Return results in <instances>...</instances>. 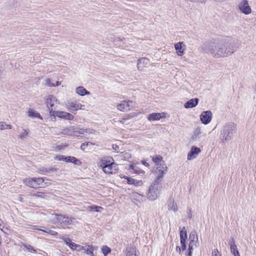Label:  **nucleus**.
Wrapping results in <instances>:
<instances>
[{
    "label": "nucleus",
    "mask_w": 256,
    "mask_h": 256,
    "mask_svg": "<svg viewBox=\"0 0 256 256\" xmlns=\"http://www.w3.org/2000/svg\"><path fill=\"white\" fill-rule=\"evenodd\" d=\"M238 46L230 38L210 42L206 48V52L216 58H224L232 54Z\"/></svg>",
    "instance_id": "f257e3e1"
},
{
    "label": "nucleus",
    "mask_w": 256,
    "mask_h": 256,
    "mask_svg": "<svg viewBox=\"0 0 256 256\" xmlns=\"http://www.w3.org/2000/svg\"><path fill=\"white\" fill-rule=\"evenodd\" d=\"M236 126L232 122H228L222 128L220 138V142L223 144L232 139V136L236 131Z\"/></svg>",
    "instance_id": "f03ea898"
},
{
    "label": "nucleus",
    "mask_w": 256,
    "mask_h": 256,
    "mask_svg": "<svg viewBox=\"0 0 256 256\" xmlns=\"http://www.w3.org/2000/svg\"><path fill=\"white\" fill-rule=\"evenodd\" d=\"M161 187V184L158 180H155L149 188L148 192V198L151 200H156Z\"/></svg>",
    "instance_id": "7ed1b4c3"
},
{
    "label": "nucleus",
    "mask_w": 256,
    "mask_h": 256,
    "mask_svg": "<svg viewBox=\"0 0 256 256\" xmlns=\"http://www.w3.org/2000/svg\"><path fill=\"white\" fill-rule=\"evenodd\" d=\"M52 218L55 222H58L64 225H72L74 223L75 218H68L62 214H52Z\"/></svg>",
    "instance_id": "20e7f679"
},
{
    "label": "nucleus",
    "mask_w": 256,
    "mask_h": 256,
    "mask_svg": "<svg viewBox=\"0 0 256 256\" xmlns=\"http://www.w3.org/2000/svg\"><path fill=\"white\" fill-rule=\"evenodd\" d=\"M190 243L188 246V256H191L192 250L198 246V238L196 232H192L189 236Z\"/></svg>",
    "instance_id": "39448f33"
},
{
    "label": "nucleus",
    "mask_w": 256,
    "mask_h": 256,
    "mask_svg": "<svg viewBox=\"0 0 256 256\" xmlns=\"http://www.w3.org/2000/svg\"><path fill=\"white\" fill-rule=\"evenodd\" d=\"M167 172V167L165 163H162L160 166H156V170L155 172V175L156 176V180H158L162 178L164 174Z\"/></svg>",
    "instance_id": "423d86ee"
},
{
    "label": "nucleus",
    "mask_w": 256,
    "mask_h": 256,
    "mask_svg": "<svg viewBox=\"0 0 256 256\" xmlns=\"http://www.w3.org/2000/svg\"><path fill=\"white\" fill-rule=\"evenodd\" d=\"M238 8L242 13L245 14H248L252 12V9L246 0H242L240 2Z\"/></svg>",
    "instance_id": "0eeeda50"
},
{
    "label": "nucleus",
    "mask_w": 256,
    "mask_h": 256,
    "mask_svg": "<svg viewBox=\"0 0 256 256\" xmlns=\"http://www.w3.org/2000/svg\"><path fill=\"white\" fill-rule=\"evenodd\" d=\"M212 119V113L210 110L203 112L200 115V120L204 124H208Z\"/></svg>",
    "instance_id": "6e6552de"
},
{
    "label": "nucleus",
    "mask_w": 256,
    "mask_h": 256,
    "mask_svg": "<svg viewBox=\"0 0 256 256\" xmlns=\"http://www.w3.org/2000/svg\"><path fill=\"white\" fill-rule=\"evenodd\" d=\"M45 100L48 108H54V106L58 104L57 98L52 95H48L45 98Z\"/></svg>",
    "instance_id": "1a4fd4ad"
},
{
    "label": "nucleus",
    "mask_w": 256,
    "mask_h": 256,
    "mask_svg": "<svg viewBox=\"0 0 256 256\" xmlns=\"http://www.w3.org/2000/svg\"><path fill=\"white\" fill-rule=\"evenodd\" d=\"M200 152L201 150L199 148L194 146H192L188 154V160H190L196 158Z\"/></svg>",
    "instance_id": "9d476101"
},
{
    "label": "nucleus",
    "mask_w": 256,
    "mask_h": 256,
    "mask_svg": "<svg viewBox=\"0 0 256 256\" xmlns=\"http://www.w3.org/2000/svg\"><path fill=\"white\" fill-rule=\"evenodd\" d=\"M149 62V59L144 57L138 59L137 62V67L138 70L140 71H144L147 67Z\"/></svg>",
    "instance_id": "9b49d317"
},
{
    "label": "nucleus",
    "mask_w": 256,
    "mask_h": 256,
    "mask_svg": "<svg viewBox=\"0 0 256 256\" xmlns=\"http://www.w3.org/2000/svg\"><path fill=\"white\" fill-rule=\"evenodd\" d=\"M83 106H84L76 102H72L68 103L66 108L69 111L73 112L78 110H84Z\"/></svg>",
    "instance_id": "f8f14e48"
},
{
    "label": "nucleus",
    "mask_w": 256,
    "mask_h": 256,
    "mask_svg": "<svg viewBox=\"0 0 256 256\" xmlns=\"http://www.w3.org/2000/svg\"><path fill=\"white\" fill-rule=\"evenodd\" d=\"M56 159L58 160L64 161L66 162H70L75 164H77V162L79 160L74 156H64L60 155L56 158Z\"/></svg>",
    "instance_id": "ddd939ff"
},
{
    "label": "nucleus",
    "mask_w": 256,
    "mask_h": 256,
    "mask_svg": "<svg viewBox=\"0 0 256 256\" xmlns=\"http://www.w3.org/2000/svg\"><path fill=\"white\" fill-rule=\"evenodd\" d=\"M133 102L131 100H123L120 104L117 105V108L120 111H124L129 110L132 106Z\"/></svg>",
    "instance_id": "4468645a"
},
{
    "label": "nucleus",
    "mask_w": 256,
    "mask_h": 256,
    "mask_svg": "<svg viewBox=\"0 0 256 256\" xmlns=\"http://www.w3.org/2000/svg\"><path fill=\"white\" fill-rule=\"evenodd\" d=\"M185 48L186 46L183 42H178L174 44L176 52L179 56H182L184 54Z\"/></svg>",
    "instance_id": "2eb2a0df"
},
{
    "label": "nucleus",
    "mask_w": 256,
    "mask_h": 256,
    "mask_svg": "<svg viewBox=\"0 0 256 256\" xmlns=\"http://www.w3.org/2000/svg\"><path fill=\"white\" fill-rule=\"evenodd\" d=\"M114 162V160L112 158H104L100 162L98 167L103 169L106 166L112 165Z\"/></svg>",
    "instance_id": "dca6fc26"
},
{
    "label": "nucleus",
    "mask_w": 256,
    "mask_h": 256,
    "mask_svg": "<svg viewBox=\"0 0 256 256\" xmlns=\"http://www.w3.org/2000/svg\"><path fill=\"white\" fill-rule=\"evenodd\" d=\"M166 205L169 210L172 211L174 212L178 210V206L174 198H170L166 203Z\"/></svg>",
    "instance_id": "f3484780"
},
{
    "label": "nucleus",
    "mask_w": 256,
    "mask_h": 256,
    "mask_svg": "<svg viewBox=\"0 0 256 256\" xmlns=\"http://www.w3.org/2000/svg\"><path fill=\"white\" fill-rule=\"evenodd\" d=\"M166 117V114L164 112H154L148 115V119L149 121L158 120L162 118Z\"/></svg>",
    "instance_id": "a211bd4d"
},
{
    "label": "nucleus",
    "mask_w": 256,
    "mask_h": 256,
    "mask_svg": "<svg viewBox=\"0 0 256 256\" xmlns=\"http://www.w3.org/2000/svg\"><path fill=\"white\" fill-rule=\"evenodd\" d=\"M56 116L68 120H72L74 118L72 114L63 111H57Z\"/></svg>",
    "instance_id": "6ab92c4d"
},
{
    "label": "nucleus",
    "mask_w": 256,
    "mask_h": 256,
    "mask_svg": "<svg viewBox=\"0 0 256 256\" xmlns=\"http://www.w3.org/2000/svg\"><path fill=\"white\" fill-rule=\"evenodd\" d=\"M124 178L127 180V182L129 184H132L135 186H142L143 184L142 180H136L127 176H124Z\"/></svg>",
    "instance_id": "aec40b11"
},
{
    "label": "nucleus",
    "mask_w": 256,
    "mask_h": 256,
    "mask_svg": "<svg viewBox=\"0 0 256 256\" xmlns=\"http://www.w3.org/2000/svg\"><path fill=\"white\" fill-rule=\"evenodd\" d=\"M117 170V164L114 162L112 165L105 167L102 169L104 172L106 174H112L116 172Z\"/></svg>",
    "instance_id": "412c9836"
},
{
    "label": "nucleus",
    "mask_w": 256,
    "mask_h": 256,
    "mask_svg": "<svg viewBox=\"0 0 256 256\" xmlns=\"http://www.w3.org/2000/svg\"><path fill=\"white\" fill-rule=\"evenodd\" d=\"M198 98H194L190 100L184 104V106L186 108H190L195 107L198 104Z\"/></svg>",
    "instance_id": "4be33fe9"
},
{
    "label": "nucleus",
    "mask_w": 256,
    "mask_h": 256,
    "mask_svg": "<svg viewBox=\"0 0 256 256\" xmlns=\"http://www.w3.org/2000/svg\"><path fill=\"white\" fill-rule=\"evenodd\" d=\"M24 182L27 186L32 188H37V185L36 183V178H27L23 180Z\"/></svg>",
    "instance_id": "5701e85b"
},
{
    "label": "nucleus",
    "mask_w": 256,
    "mask_h": 256,
    "mask_svg": "<svg viewBox=\"0 0 256 256\" xmlns=\"http://www.w3.org/2000/svg\"><path fill=\"white\" fill-rule=\"evenodd\" d=\"M230 250L234 256H240L234 241L231 242Z\"/></svg>",
    "instance_id": "b1692460"
},
{
    "label": "nucleus",
    "mask_w": 256,
    "mask_h": 256,
    "mask_svg": "<svg viewBox=\"0 0 256 256\" xmlns=\"http://www.w3.org/2000/svg\"><path fill=\"white\" fill-rule=\"evenodd\" d=\"M97 247H94L92 245H87L84 248V250L86 252V254L90 256H96L94 253V250H96Z\"/></svg>",
    "instance_id": "393cba45"
},
{
    "label": "nucleus",
    "mask_w": 256,
    "mask_h": 256,
    "mask_svg": "<svg viewBox=\"0 0 256 256\" xmlns=\"http://www.w3.org/2000/svg\"><path fill=\"white\" fill-rule=\"evenodd\" d=\"M28 116L32 118H38L42 119V118L39 113L33 110L32 108H29L28 112Z\"/></svg>",
    "instance_id": "a878e982"
},
{
    "label": "nucleus",
    "mask_w": 256,
    "mask_h": 256,
    "mask_svg": "<svg viewBox=\"0 0 256 256\" xmlns=\"http://www.w3.org/2000/svg\"><path fill=\"white\" fill-rule=\"evenodd\" d=\"M76 92L79 95L83 96L90 94V92L86 90L83 86H78L76 88Z\"/></svg>",
    "instance_id": "bb28decb"
},
{
    "label": "nucleus",
    "mask_w": 256,
    "mask_h": 256,
    "mask_svg": "<svg viewBox=\"0 0 256 256\" xmlns=\"http://www.w3.org/2000/svg\"><path fill=\"white\" fill-rule=\"evenodd\" d=\"M152 160L156 166L162 165V162L164 163V161L162 160V157L160 155H157L153 156Z\"/></svg>",
    "instance_id": "cd10ccee"
},
{
    "label": "nucleus",
    "mask_w": 256,
    "mask_h": 256,
    "mask_svg": "<svg viewBox=\"0 0 256 256\" xmlns=\"http://www.w3.org/2000/svg\"><path fill=\"white\" fill-rule=\"evenodd\" d=\"M126 256H136V250L134 248L130 247L126 248Z\"/></svg>",
    "instance_id": "c85d7f7f"
},
{
    "label": "nucleus",
    "mask_w": 256,
    "mask_h": 256,
    "mask_svg": "<svg viewBox=\"0 0 256 256\" xmlns=\"http://www.w3.org/2000/svg\"><path fill=\"white\" fill-rule=\"evenodd\" d=\"M185 229L184 227L182 228V229L180 231V242H186V240L187 238V234L186 230H184Z\"/></svg>",
    "instance_id": "c756f323"
},
{
    "label": "nucleus",
    "mask_w": 256,
    "mask_h": 256,
    "mask_svg": "<svg viewBox=\"0 0 256 256\" xmlns=\"http://www.w3.org/2000/svg\"><path fill=\"white\" fill-rule=\"evenodd\" d=\"M12 126L6 124L4 122H0V130H5L7 129H11Z\"/></svg>",
    "instance_id": "7c9ffc66"
},
{
    "label": "nucleus",
    "mask_w": 256,
    "mask_h": 256,
    "mask_svg": "<svg viewBox=\"0 0 256 256\" xmlns=\"http://www.w3.org/2000/svg\"><path fill=\"white\" fill-rule=\"evenodd\" d=\"M130 169L134 170V172L136 174H140L144 173V172L143 170L138 168L137 167L132 164L130 166Z\"/></svg>",
    "instance_id": "2f4dec72"
},
{
    "label": "nucleus",
    "mask_w": 256,
    "mask_h": 256,
    "mask_svg": "<svg viewBox=\"0 0 256 256\" xmlns=\"http://www.w3.org/2000/svg\"><path fill=\"white\" fill-rule=\"evenodd\" d=\"M38 230H40V231H42V232L48 234H50V235H52V236H56V235H58V232H56L52 230H50L49 228H46L45 230H40V229H38Z\"/></svg>",
    "instance_id": "473e14b6"
},
{
    "label": "nucleus",
    "mask_w": 256,
    "mask_h": 256,
    "mask_svg": "<svg viewBox=\"0 0 256 256\" xmlns=\"http://www.w3.org/2000/svg\"><path fill=\"white\" fill-rule=\"evenodd\" d=\"M28 131L26 129H22V131L20 134L18 136L21 139H24L26 138L28 134Z\"/></svg>",
    "instance_id": "72a5a7b5"
},
{
    "label": "nucleus",
    "mask_w": 256,
    "mask_h": 256,
    "mask_svg": "<svg viewBox=\"0 0 256 256\" xmlns=\"http://www.w3.org/2000/svg\"><path fill=\"white\" fill-rule=\"evenodd\" d=\"M24 246L26 249V250L31 253H36V250L30 245H24Z\"/></svg>",
    "instance_id": "f704fd0d"
},
{
    "label": "nucleus",
    "mask_w": 256,
    "mask_h": 256,
    "mask_svg": "<svg viewBox=\"0 0 256 256\" xmlns=\"http://www.w3.org/2000/svg\"><path fill=\"white\" fill-rule=\"evenodd\" d=\"M88 209L90 211L100 212V210H102V208L101 206H89Z\"/></svg>",
    "instance_id": "c9c22d12"
},
{
    "label": "nucleus",
    "mask_w": 256,
    "mask_h": 256,
    "mask_svg": "<svg viewBox=\"0 0 256 256\" xmlns=\"http://www.w3.org/2000/svg\"><path fill=\"white\" fill-rule=\"evenodd\" d=\"M102 254L104 256H106L110 252L111 250L110 248L107 246H104L102 248Z\"/></svg>",
    "instance_id": "e433bc0d"
},
{
    "label": "nucleus",
    "mask_w": 256,
    "mask_h": 256,
    "mask_svg": "<svg viewBox=\"0 0 256 256\" xmlns=\"http://www.w3.org/2000/svg\"><path fill=\"white\" fill-rule=\"evenodd\" d=\"M135 115L133 114H130L127 115L125 116H124L123 118H122L120 120V122L122 124H124L126 120H128L130 118H133Z\"/></svg>",
    "instance_id": "4c0bfd02"
},
{
    "label": "nucleus",
    "mask_w": 256,
    "mask_h": 256,
    "mask_svg": "<svg viewBox=\"0 0 256 256\" xmlns=\"http://www.w3.org/2000/svg\"><path fill=\"white\" fill-rule=\"evenodd\" d=\"M44 180L42 178H36V183L37 185V187L42 184Z\"/></svg>",
    "instance_id": "58836bf2"
},
{
    "label": "nucleus",
    "mask_w": 256,
    "mask_h": 256,
    "mask_svg": "<svg viewBox=\"0 0 256 256\" xmlns=\"http://www.w3.org/2000/svg\"><path fill=\"white\" fill-rule=\"evenodd\" d=\"M39 170L40 172H47L50 170L53 171V170H55V169L53 168H47L42 167V168H40Z\"/></svg>",
    "instance_id": "ea45409f"
},
{
    "label": "nucleus",
    "mask_w": 256,
    "mask_h": 256,
    "mask_svg": "<svg viewBox=\"0 0 256 256\" xmlns=\"http://www.w3.org/2000/svg\"><path fill=\"white\" fill-rule=\"evenodd\" d=\"M201 134V128L200 126L197 127L194 130V135H196L197 136H198Z\"/></svg>",
    "instance_id": "a19ab883"
},
{
    "label": "nucleus",
    "mask_w": 256,
    "mask_h": 256,
    "mask_svg": "<svg viewBox=\"0 0 256 256\" xmlns=\"http://www.w3.org/2000/svg\"><path fill=\"white\" fill-rule=\"evenodd\" d=\"M54 108H48L50 111V116H56L57 111L54 110Z\"/></svg>",
    "instance_id": "79ce46f5"
},
{
    "label": "nucleus",
    "mask_w": 256,
    "mask_h": 256,
    "mask_svg": "<svg viewBox=\"0 0 256 256\" xmlns=\"http://www.w3.org/2000/svg\"><path fill=\"white\" fill-rule=\"evenodd\" d=\"M46 84L48 86H54L55 84L52 82H51L50 79L46 78L45 80Z\"/></svg>",
    "instance_id": "37998d69"
},
{
    "label": "nucleus",
    "mask_w": 256,
    "mask_h": 256,
    "mask_svg": "<svg viewBox=\"0 0 256 256\" xmlns=\"http://www.w3.org/2000/svg\"><path fill=\"white\" fill-rule=\"evenodd\" d=\"M212 256H221V254L217 249H215L212 251Z\"/></svg>",
    "instance_id": "c03bdc74"
},
{
    "label": "nucleus",
    "mask_w": 256,
    "mask_h": 256,
    "mask_svg": "<svg viewBox=\"0 0 256 256\" xmlns=\"http://www.w3.org/2000/svg\"><path fill=\"white\" fill-rule=\"evenodd\" d=\"M72 250H75L76 249L77 244L72 242L70 244V246H68Z\"/></svg>",
    "instance_id": "a18cd8bd"
},
{
    "label": "nucleus",
    "mask_w": 256,
    "mask_h": 256,
    "mask_svg": "<svg viewBox=\"0 0 256 256\" xmlns=\"http://www.w3.org/2000/svg\"><path fill=\"white\" fill-rule=\"evenodd\" d=\"M63 240L66 244L68 246H69L70 244L72 242L69 238H64Z\"/></svg>",
    "instance_id": "49530a36"
},
{
    "label": "nucleus",
    "mask_w": 256,
    "mask_h": 256,
    "mask_svg": "<svg viewBox=\"0 0 256 256\" xmlns=\"http://www.w3.org/2000/svg\"><path fill=\"white\" fill-rule=\"evenodd\" d=\"M76 248H78V249H76V250L78 251V252H80L82 250H84V247L82 246H80L79 244H77Z\"/></svg>",
    "instance_id": "de8ad7c7"
},
{
    "label": "nucleus",
    "mask_w": 256,
    "mask_h": 256,
    "mask_svg": "<svg viewBox=\"0 0 256 256\" xmlns=\"http://www.w3.org/2000/svg\"><path fill=\"white\" fill-rule=\"evenodd\" d=\"M134 196H135L136 198H138V200L142 199V195L138 193L134 194Z\"/></svg>",
    "instance_id": "09e8293b"
},
{
    "label": "nucleus",
    "mask_w": 256,
    "mask_h": 256,
    "mask_svg": "<svg viewBox=\"0 0 256 256\" xmlns=\"http://www.w3.org/2000/svg\"><path fill=\"white\" fill-rule=\"evenodd\" d=\"M182 245V250H184L186 248V245L185 244V242H180Z\"/></svg>",
    "instance_id": "8fccbe9b"
},
{
    "label": "nucleus",
    "mask_w": 256,
    "mask_h": 256,
    "mask_svg": "<svg viewBox=\"0 0 256 256\" xmlns=\"http://www.w3.org/2000/svg\"><path fill=\"white\" fill-rule=\"evenodd\" d=\"M198 137V136H197L196 135H194V134H193L192 135V136H191L190 140L192 141H195L196 140Z\"/></svg>",
    "instance_id": "3c124183"
},
{
    "label": "nucleus",
    "mask_w": 256,
    "mask_h": 256,
    "mask_svg": "<svg viewBox=\"0 0 256 256\" xmlns=\"http://www.w3.org/2000/svg\"><path fill=\"white\" fill-rule=\"evenodd\" d=\"M64 148V146H58L56 147V150H60Z\"/></svg>",
    "instance_id": "603ef678"
},
{
    "label": "nucleus",
    "mask_w": 256,
    "mask_h": 256,
    "mask_svg": "<svg viewBox=\"0 0 256 256\" xmlns=\"http://www.w3.org/2000/svg\"><path fill=\"white\" fill-rule=\"evenodd\" d=\"M94 132V130H91V129H86V132L87 133H89V134L93 133Z\"/></svg>",
    "instance_id": "864d4df0"
},
{
    "label": "nucleus",
    "mask_w": 256,
    "mask_h": 256,
    "mask_svg": "<svg viewBox=\"0 0 256 256\" xmlns=\"http://www.w3.org/2000/svg\"><path fill=\"white\" fill-rule=\"evenodd\" d=\"M86 146V143H83L80 146V148L82 150H84V146Z\"/></svg>",
    "instance_id": "5fc2aeb1"
},
{
    "label": "nucleus",
    "mask_w": 256,
    "mask_h": 256,
    "mask_svg": "<svg viewBox=\"0 0 256 256\" xmlns=\"http://www.w3.org/2000/svg\"><path fill=\"white\" fill-rule=\"evenodd\" d=\"M176 252H178L179 253H180V251H181L180 248V246H177L176 248Z\"/></svg>",
    "instance_id": "6e6d98bb"
},
{
    "label": "nucleus",
    "mask_w": 256,
    "mask_h": 256,
    "mask_svg": "<svg viewBox=\"0 0 256 256\" xmlns=\"http://www.w3.org/2000/svg\"><path fill=\"white\" fill-rule=\"evenodd\" d=\"M142 163L143 164H144L146 166H149V164L148 162H145V161H143L142 162Z\"/></svg>",
    "instance_id": "4d7b16f0"
},
{
    "label": "nucleus",
    "mask_w": 256,
    "mask_h": 256,
    "mask_svg": "<svg viewBox=\"0 0 256 256\" xmlns=\"http://www.w3.org/2000/svg\"><path fill=\"white\" fill-rule=\"evenodd\" d=\"M94 144L92 143V142H86V146H90V145H94Z\"/></svg>",
    "instance_id": "13d9d810"
},
{
    "label": "nucleus",
    "mask_w": 256,
    "mask_h": 256,
    "mask_svg": "<svg viewBox=\"0 0 256 256\" xmlns=\"http://www.w3.org/2000/svg\"><path fill=\"white\" fill-rule=\"evenodd\" d=\"M60 84V82H58V81H57L56 82V84L55 85V86H59Z\"/></svg>",
    "instance_id": "bf43d9fd"
},
{
    "label": "nucleus",
    "mask_w": 256,
    "mask_h": 256,
    "mask_svg": "<svg viewBox=\"0 0 256 256\" xmlns=\"http://www.w3.org/2000/svg\"><path fill=\"white\" fill-rule=\"evenodd\" d=\"M214 0L216 1V2H222L225 1L226 0Z\"/></svg>",
    "instance_id": "052dcab7"
},
{
    "label": "nucleus",
    "mask_w": 256,
    "mask_h": 256,
    "mask_svg": "<svg viewBox=\"0 0 256 256\" xmlns=\"http://www.w3.org/2000/svg\"><path fill=\"white\" fill-rule=\"evenodd\" d=\"M192 216V214L191 213L190 210V214H189L188 216L190 218H191Z\"/></svg>",
    "instance_id": "680f3d73"
},
{
    "label": "nucleus",
    "mask_w": 256,
    "mask_h": 256,
    "mask_svg": "<svg viewBox=\"0 0 256 256\" xmlns=\"http://www.w3.org/2000/svg\"><path fill=\"white\" fill-rule=\"evenodd\" d=\"M204 0H198V2H202Z\"/></svg>",
    "instance_id": "e2e57ef3"
},
{
    "label": "nucleus",
    "mask_w": 256,
    "mask_h": 256,
    "mask_svg": "<svg viewBox=\"0 0 256 256\" xmlns=\"http://www.w3.org/2000/svg\"><path fill=\"white\" fill-rule=\"evenodd\" d=\"M0 222H1V220L0 219Z\"/></svg>",
    "instance_id": "0e129e2a"
}]
</instances>
